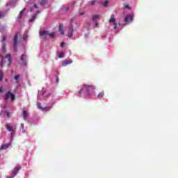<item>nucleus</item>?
Listing matches in <instances>:
<instances>
[{"mask_svg": "<svg viewBox=\"0 0 178 178\" xmlns=\"http://www.w3.org/2000/svg\"><path fill=\"white\" fill-rule=\"evenodd\" d=\"M26 8H23V10H22V11H20L19 15H18V18H22L24 11H25Z\"/></svg>", "mask_w": 178, "mask_h": 178, "instance_id": "nucleus-20", "label": "nucleus"}, {"mask_svg": "<svg viewBox=\"0 0 178 178\" xmlns=\"http://www.w3.org/2000/svg\"><path fill=\"white\" fill-rule=\"evenodd\" d=\"M6 15V11H0V18H3Z\"/></svg>", "mask_w": 178, "mask_h": 178, "instance_id": "nucleus-18", "label": "nucleus"}, {"mask_svg": "<svg viewBox=\"0 0 178 178\" xmlns=\"http://www.w3.org/2000/svg\"><path fill=\"white\" fill-rule=\"evenodd\" d=\"M109 22H113L114 24V29H117L118 24L116 22V19L114 14H112L111 17H110Z\"/></svg>", "mask_w": 178, "mask_h": 178, "instance_id": "nucleus-7", "label": "nucleus"}, {"mask_svg": "<svg viewBox=\"0 0 178 178\" xmlns=\"http://www.w3.org/2000/svg\"><path fill=\"white\" fill-rule=\"evenodd\" d=\"M104 95H105L104 92H100V93H99V95H97V98L102 99V97H104Z\"/></svg>", "mask_w": 178, "mask_h": 178, "instance_id": "nucleus-17", "label": "nucleus"}, {"mask_svg": "<svg viewBox=\"0 0 178 178\" xmlns=\"http://www.w3.org/2000/svg\"><path fill=\"white\" fill-rule=\"evenodd\" d=\"M134 17L131 14L126 15L124 18L125 24H129V22H131L133 21Z\"/></svg>", "mask_w": 178, "mask_h": 178, "instance_id": "nucleus-9", "label": "nucleus"}, {"mask_svg": "<svg viewBox=\"0 0 178 178\" xmlns=\"http://www.w3.org/2000/svg\"><path fill=\"white\" fill-rule=\"evenodd\" d=\"M73 63V60H65L62 63V67H67L69 64H72Z\"/></svg>", "mask_w": 178, "mask_h": 178, "instance_id": "nucleus-12", "label": "nucleus"}, {"mask_svg": "<svg viewBox=\"0 0 178 178\" xmlns=\"http://www.w3.org/2000/svg\"><path fill=\"white\" fill-rule=\"evenodd\" d=\"M108 0H106V1H104V3H103V6H104V7H107L108 4Z\"/></svg>", "mask_w": 178, "mask_h": 178, "instance_id": "nucleus-29", "label": "nucleus"}, {"mask_svg": "<svg viewBox=\"0 0 178 178\" xmlns=\"http://www.w3.org/2000/svg\"><path fill=\"white\" fill-rule=\"evenodd\" d=\"M11 99V101L13 102L15 99V95L12 93L11 92H7L4 96L5 100H8V99Z\"/></svg>", "mask_w": 178, "mask_h": 178, "instance_id": "nucleus-4", "label": "nucleus"}, {"mask_svg": "<svg viewBox=\"0 0 178 178\" xmlns=\"http://www.w3.org/2000/svg\"><path fill=\"white\" fill-rule=\"evenodd\" d=\"M8 79H6V82H8Z\"/></svg>", "mask_w": 178, "mask_h": 178, "instance_id": "nucleus-43", "label": "nucleus"}, {"mask_svg": "<svg viewBox=\"0 0 178 178\" xmlns=\"http://www.w3.org/2000/svg\"><path fill=\"white\" fill-rule=\"evenodd\" d=\"M74 33V26L71 24L68 29V38H72Z\"/></svg>", "mask_w": 178, "mask_h": 178, "instance_id": "nucleus-10", "label": "nucleus"}, {"mask_svg": "<svg viewBox=\"0 0 178 178\" xmlns=\"http://www.w3.org/2000/svg\"><path fill=\"white\" fill-rule=\"evenodd\" d=\"M6 115H7V117H10V113H9V111H6Z\"/></svg>", "mask_w": 178, "mask_h": 178, "instance_id": "nucleus-34", "label": "nucleus"}, {"mask_svg": "<svg viewBox=\"0 0 178 178\" xmlns=\"http://www.w3.org/2000/svg\"><path fill=\"white\" fill-rule=\"evenodd\" d=\"M59 31H60L61 35H64L65 34V31H64V29H63V27L62 25L59 26Z\"/></svg>", "mask_w": 178, "mask_h": 178, "instance_id": "nucleus-16", "label": "nucleus"}, {"mask_svg": "<svg viewBox=\"0 0 178 178\" xmlns=\"http://www.w3.org/2000/svg\"><path fill=\"white\" fill-rule=\"evenodd\" d=\"M91 4H92V6H94V5L95 4V0H92V1H91Z\"/></svg>", "mask_w": 178, "mask_h": 178, "instance_id": "nucleus-33", "label": "nucleus"}, {"mask_svg": "<svg viewBox=\"0 0 178 178\" xmlns=\"http://www.w3.org/2000/svg\"><path fill=\"white\" fill-rule=\"evenodd\" d=\"M34 7H35V8H38V6H37V4L35 3V4H33V6L32 7H31V12L33 11Z\"/></svg>", "mask_w": 178, "mask_h": 178, "instance_id": "nucleus-27", "label": "nucleus"}, {"mask_svg": "<svg viewBox=\"0 0 178 178\" xmlns=\"http://www.w3.org/2000/svg\"><path fill=\"white\" fill-rule=\"evenodd\" d=\"M0 58H1V65H3V64L4 61H5V58L1 54H0Z\"/></svg>", "mask_w": 178, "mask_h": 178, "instance_id": "nucleus-21", "label": "nucleus"}, {"mask_svg": "<svg viewBox=\"0 0 178 178\" xmlns=\"http://www.w3.org/2000/svg\"><path fill=\"white\" fill-rule=\"evenodd\" d=\"M23 39L24 40H26V39H28V35H24Z\"/></svg>", "mask_w": 178, "mask_h": 178, "instance_id": "nucleus-31", "label": "nucleus"}, {"mask_svg": "<svg viewBox=\"0 0 178 178\" xmlns=\"http://www.w3.org/2000/svg\"><path fill=\"white\" fill-rule=\"evenodd\" d=\"M64 44H65V43L63 42L61 43V47H64Z\"/></svg>", "mask_w": 178, "mask_h": 178, "instance_id": "nucleus-38", "label": "nucleus"}, {"mask_svg": "<svg viewBox=\"0 0 178 178\" xmlns=\"http://www.w3.org/2000/svg\"><path fill=\"white\" fill-rule=\"evenodd\" d=\"M10 143H6V145H2L0 147V149H7L10 147Z\"/></svg>", "mask_w": 178, "mask_h": 178, "instance_id": "nucleus-15", "label": "nucleus"}, {"mask_svg": "<svg viewBox=\"0 0 178 178\" xmlns=\"http://www.w3.org/2000/svg\"><path fill=\"white\" fill-rule=\"evenodd\" d=\"M19 32H16V33L14 35L13 38V47L15 51H17L18 50V35H19Z\"/></svg>", "mask_w": 178, "mask_h": 178, "instance_id": "nucleus-3", "label": "nucleus"}, {"mask_svg": "<svg viewBox=\"0 0 178 178\" xmlns=\"http://www.w3.org/2000/svg\"><path fill=\"white\" fill-rule=\"evenodd\" d=\"M124 8H128V10H130V7H129V4H126L124 6Z\"/></svg>", "mask_w": 178, "mask_h": 178, "instance_id": "nucleus-32", "label": "nucleus"}, {"mask_svg": "<svg viewBox=\"0 0 178 178\" xmlns=\"http://www.w3.org/2000/svg\"><path fill=\"white\" fill-rule=\"evenodd\" d=\"M21 127H22V129H24V124H22Z\"/></svg>", "mask_w": 178, "mask_h": 178, "instance_id": "nucleus-36", "label": "nucleus"}, {"mask_svg": "<svg viewBox=\"0 0 178 178\" xmlns=\"http://www.w3.org/2000/svg\"><path fill=\"white\" fill-rule=\"evenodd\" d=\"M6 43L3 44V47H2V51H3L4 53H6Z\"/></svg>", "mask_w": 178, "mask_h": 178, "instance_id": "nucleus-22", "label": "nucleus"}, {"mask_svg": "<svg viewBox=\"0 0 178 178\" xmlns=\"http://www.w3.org/2000/svg\"><path fill=\"white\" fill-rule=\"evenodd\" d=\"M6 58H8V60H7V65L8 67H10L12 63H13V58H12V56L11 54H7L6 56Z\"/></svg>", "mask_w": 178, "mask_h": 178, "instance_id": "nucleus-11", "label": "nucleus"}, {"mask_svg": "<svg viewBox=\"0 0 178 178\" xmlns=\"http://www.w3.org/2000/svg\"><path fill=\"white\" fill-rule=\"evenodd\" d=\"M66 10H70V7H67V8H66Z\"/></svg>", "mask_w": 178, "mask_h": 178, "instance_id": "nucleus-40", "label": "nucleus"}, {"mask_svg": "<svg viewBox=\"0 0 178 178\" xmlns=\"http://www.w3.org/2000/svg\"><path fill=\"white\" fill-rule=\"evenodd\" d=\"M98 24H96V26H97Z\"/></svg>", "mask_w": 178, "mask_h": 178, "instance_id": "nucleus-44", "label": "nucleus"}, {"mask_svg": "<svg viewBox=\"0 0 178 178\" xmlns=\"http://www.w3.org/2000/svg\"><path fill=\"white\" fill-rule=\"evenodd\" d=\"M3 78V71L1 70L0 71V81H2Z\"/></svg>", "mask_w": 178, "mask_h": 178, "instance_id": "nucleus-28", "label": "nucleus"}, {"mask_svg": "<svg viewBox=\"0 0 178 178\" xmlns=\"http://www.w3.org/2000/svg\"><path fill=\"white\" fill-rule=\"evenodd\" d=\"M85 13L84 12H81L80 13V15H84Z\"/></svg>", "mask_w": 178, "mask_h": 178, "instance_id": "nucleus-37", "label": "nucleus"}, {"mask_svg": "<svg viewBox=\"0 0 178 178\" xmlns=\"http://www.w3.org/2000/svg\"><path fill=\"white\" fill-rule=\"evenodd\" d=\"M6 127L8 131H9V132H13L14 129H13V127H11L10 124H6Z\"/></svg>", "mask_w": 178, "mask_h": 178, "instance_id": "nucleus-14", "label": "nucleus"}, {"mask_svg": "<svg viewBox=\"0 0 178 178\" xmlns=\"http://www.w3.org/2000/svg\"><path fill=\"white\" fill-rule=\"evenodd\" d=\"M83 89H85L87 91L88 95H89V96H91L93 94L95 89H96V86L84 84L83 85V87L79 90V95H82Z\"/></svg>", "mask_w": 178, "mask_h": 178, "instance_id": "nucleus-1", "label": "nucleus"}, {"mask_svg": "<svg viewBox=\"0 0 178 178\" xmlns=\"http://www.w3.org/2000/svg\"><path fill=\"white\" fill-rule=\"evenodd\" d=\"M45 4H47L46 0H41L40 5L41 6H45Z\"/></svg>", "mask_w": 178, "mask_h": 178, "instance_id": "nucleus-26", "label": "nucleus"}, {"mask_svg": "<svg viewBox=\"0 0 178 178\" xmlns=\"http://www.w3.org/2000/svg\"><path fill=\"white\" fill-rule=\"evenodd\" d=\"M20 166L19 165H17L15 168L13 169V172L10 176H7V178H13L15 176H16L17 173H18L19 170H20Z\"/></svg>", "mask_w": 178, "mask_h": 178, "instance_id": "nucleus-5", "label": "nucleus"}, {"mask_svg": "<svg viewBox=\"0 0 178 178\" xmlns=\"http://www.w3.org/2000/svg\"><path fill=\"white\" fill-rule=\"evenodd\" d=\"M58 57H59V58H63L64 57V53L63 52L60 53Z\"/></svg>", "mask_w": 178, "mask_h": 178, "instance_id": "nucleus-30", "label": "nucleus"}, {"mask_svg": "<svg viewBox=\"0 0 178 178\" xmlns=\"http://www.w3.org/2000/svg\"><path fill=\"white\" fill-rule=\"evenodd\" d=\"M37 107L38 108H39L40 110H46L47 111H49V110H51V108H52L51 106H49L48 107H44V108L42 107H41V103L40 102H38L37 103Z\"/></svg>", "mask_w": 178, "mask_h": 178, "instance_id": "nucleus-8", "label": "nucleus"}, {"mask_svg": "<svg viewBox=\"0 0 178 178\" xmlns=\"http://www.w3.org/2000/svg\"><path fill=\"white\" fill-rule=\"evenodd\" d=\"M10 135H11V137H13V132H11Z\"/></svg>", "mask_w": 178, "mask_h": 178, "instance_id": "nucleus-41", "label": "nucleus"}, {"mask_svg": "<svg viewBox=\"0 0 178 178\" xmlns=\"http://www.w3.org/2000/svg\"><path fill=\"white\" fill-rule=\"evenodd\" d=\"M43 95L45 96V93H44Z\"/></svg>", "mask_w": 178, "mask_h": 178, "instance_id": "nucleus-45", "label": "nucleus"}, {"mask_svg": "<svg viewBox=\"0 0 178 178\" xmlns=\"http://www.w3.org/2000/svg\"><path fill=\"white\" fill-rule=\"evenodd\" d=\"M23 134H25V131L23 129Z\"/></svg>", "mask_w": 178, "mask_h": 178, "instance_id": "nucleus-42", "label": "nucleus"}, {"mask_svg": "<svg viewBox=\"0 0 178 178\" xmlns=\"http://www.w3.org/2000/svg\"><path fill=\"white\" fill-rule=\"evenodd\" d=\"M40 35L44 39V40H47V36H49V38H55L56 33L55 32H51V33L48 32V31H40Z\"/></svg>", "mask_w": 178, "mask_h": 178, "instance_id": "nucleus-2", "label": "nucleus"}, {"mask_svg": "<svg viewBox=\"0 0 178 178\" xmlns=\"http://www.w3.org/2000/svg\"><path fill=\"white\" fill-rule=\"evenodd\" d=\"M99 18V15H92V21H97V19Z\"/></svg>", "mask_w": 178, "mask_h": 178, "instance_id": "nucleus-23", "label": "nucleus"}, {"mask_svg": "<svg viewBox=\"0 0 178 178\" xmlns=\"http://www.w3.org/2000/svg\"><path fill=\"white\" fill-rule=\"evenodd\" d=\"M56 82H59V78H58V76H56Z\"/></svg>", "mask_w": 178, "mask_h": 178, "instance_id": "nucleus-39", "label": "nucleus"}, {"mask_svg": "<svg viewBox=\"0 0 178 178\" xmlns=\"http://www.w3.org/2000/svg\"><path fill=\"white\" fill-rule=\"evenodd\" d=\"M40 11L39 10H38L36 11V13L33 14L32 17L29 19V22H33V21H34V19H35V18H37V15H38V14H40Z\"/></svg>", "mask_w": 178, "mask_h": 178, "instance_id": "nucleus-13", "label": "nucleus"}, {"mask_svg": "<svg viewBox=\"0 0 178 178\" xmlns=\"http://www.w3.org/2000/svg\"><path fill=\"white\" fill-rule=\"evenodd\" d=\"M19 75H15V76H14V79H15L16 83H19Z\"/></svg>", "mask_w": 178, "mask_h": 178, "instance_id": "nucleus-24", "label": "nucleus"}, {"mask_svg": "<svg viewBox=\"0 0 178 178\" xmlns=\"http://www.w3.org/2000/svg\"><path fill=\"white\" fill-rule=\"evenodd\" d=\"M26 57L27 56H26V54H22L20 57V61L22 65H26L28 63Z\"/></svg>", "mask_w": 178, "mask_h": 178, "instance_id": "nucleus-6", "label": "nucleus"}, {"mask_svg": "<svg viewBox=\"0 0 178 178\" xmlns=\"http://www.w3.org/2000/svg\"><path fill=\"white\" fill-rule=\"evenodd\" d=\"M22 114H23V118H24V120H26V119H27V117H28V113H27V111H24L23 113H22Z\"/></svg>", "mask_w": 178, "mask_h": 178, "instance_id": "nucleus-19", "label": "nucleus"}, {"mask_svg": "<svg viewBox=\"0 0 178 178\" xmlns=\"http://www.w3.org/2000/svg\"><path fill=\"white\" fill-rule=\"evenodd\" d=\"M1 38H2L1 43H2V44H3V43H5L6 40V36L3 35Z\"/></svg>", "mask_w": 178, "mask_h": 178, "instance_id": "nucleus-25", "label": "nucleus"}, {"mask_svg": "<svg viewBox=\"0 0 178 178\" xmlns=\"http://www.w3.org/2000/svg\"><path fill=\"white\" fill-rule=\"evenodd\" d=\"M1 92H3V86L0 88V93H1Z\"/></svg>", "mask_w": 178, "mask_h": 178, "instance_id": "nucleus-35", "label": "nucleus"}]
</instances>
